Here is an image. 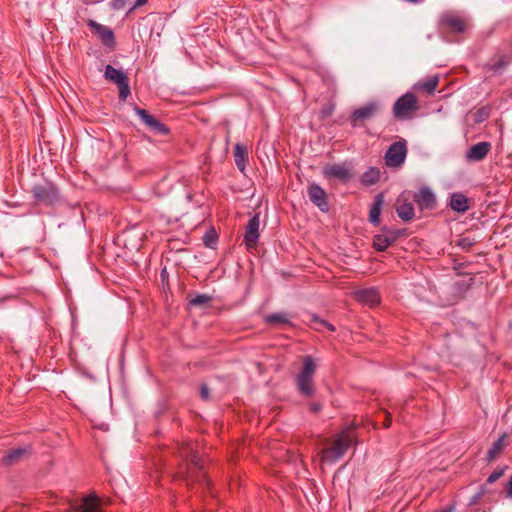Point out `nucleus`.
<instances>
[{
    "mask_svg": "<svg viewBox=\"0 0 512 512\" xmlns=\"http://www.w3.org/2000/svg\"><path fill=\"white\" fill-rule=\"evenodd\" d=\"M104 77L106 80H108L116 85L121 84V83L125 82L126 80H128V76L124 71L118 70L109 64L106 65V67H105Z\"/></svg>",
    "mask_w": 512,
    "mask_h": 512,
    "instance_id": "6ab92c4d",
    "label": "nucleus"
},
{
    "mask_svg": "<svg viewBox=\"0 0 512 512\" xmlns=\"http://www.w3.org/2000/svg\"><path fill=\"white\" fill-rule=\"evenodd\" d=\"M407 155V145L405 140L394 142L390 145L385 154V163L388 167H400Z\"/></svg>",
    "mask_w": 512,
    "mask_h": 512,
    "instance_id": "39448f33",
    "label": "nucleus"
},
{
    "mask_svg": "<svg viewBox=\"0 0 512 512\" xmlns=\"http://www.w3.org/2000/svg\"><path fill=\"white\" fill-rule=\"evenodd\" d=\"M247 149L241 144H236L234 147V160L235 164L241 172H244L247 162Z\"/></svg>",
    "mask_w": 512,
    "mask_h": 512,
    "instance_id": "393cba45",
    "label": "nucleus"
},
{
    "mask_svg": "<svg viewBox=\"0 0 512 512\" xmlns=\"http://www.w3.org/2000/svg\"><path fill=\"white\" fill-rule=\"evenodd\" d=\"M180 455L186 460L188 467L187 471L179 475V477L187 481H206V475L202 471L201 460L192 442H186L181 445Z\"/></svg>",
    "mask_w": 512,
    "mask_h": 512,
    "instance_id": "f257e3e1",
    "label": "nucleus"
},
{
    "mask_svg": "<svg viewBox=\"0 0 512 512\" xmlns=\"http://www.w3.org/2000/svg\"><path fill=\"white\" fill-rule=\"evenodd\" d=\"M354 297L358 302L368 305L370 307L377 306L380 303L379 293L377 289L372 287L355 291Z\"/></svg>",
    "mask_w": 512,
    "mask_h": 512,
    "instance_id": "ddd939ff",
    "label": "nucleus"
},
{
    "mask_svg": "<svg viewBox=\"0 0 512 512\" xmlns=\"http://www.w3.org/2000/svg\"><path fill=\"white\" fill-rule=\"evenodd\" d=\"M148 2V0H136L134 5L130 8V10H134L137 7L143 6Z\"/></svg>",
    "mask_w": 512,
    "mask_h": 512,
    "instance_id": "ea45409f",
    "label": "nucleus"
},
{
    "mask_svg": "<svg viewBox=\"0 0 512 512\" xmlns=\"http://www.w3.org/2000/svg\"><path fill=\"white\" fill-rule=\"evenodd\" d=\"M414 200L421 210H431L436 205V198L428 187H422L415 195Z\"/></svg>",
    "mask_w": 512,
    "mask_h": 512,
    "instance_id": "f8f14e48",
    "label": "nucleus"
},
{
    "mask_svg": "<svg viewBox=\"0 0 512 512\" xmlns=\"http://www.w3.org/2000/svg\"><path fill=\"white\" fill-rule=\"evenodd\" d=\"M97 2H98V1H96V0H95V1H86V0L84 1V3H85V4H87V5H88V4H95V3H97Z\"/></svg>",
    "mask_w": 512,
    "mask_h": 512,
    "instance_id": "37998d69",
    "label": "nucleus"
},
{
    "mask_svg": "<svg viewBox=\"0 0 512 512\" xmlns=\"http://www.w3.org/2000/svg\"><path fill=\"white\" fill-rule=\"evenodd\" d=\"M417 110L418 103L415 95L407 92L394 103L393 115L400 120L410 119Z\"/></svg>",
    "mask_w": 512,
    "mask_h": 512,
    "instance_id": "20e7f679",
    "label": "nucleus"
},
{
    "mask_svg": "<svg viewBox=\"0 0 512 512\" xmlns=\"http://www.w3.org/2000/svg\"><path fill=\"white\" fill-rule=\"evenodd\" d=\"M27 454L28 449L26 448L12 449L3 457V463L5 465H14L20 462Z\"/></svg>",
    "mask_w": 512,
    "mask_h": 512,
    "instance_id": "b1692460",
    "label": "nucleus"
},
{
    "mask_svg": "<svg viewBox=\"0 0 512 512\" xmlns=\"http://www.w3.org/2000/svg\"><path fill=\"white\" fill-rule=\"evenodd\" d=\"M218 241V235L215 230H210L203 236V243L206 247L214 248Z\"/></svg>",
    "mask_w": 512,
    "mask_h": 512,
    "instance_id": "7c9ffc66",
    "label": "nucleus"
},
{
    "mask_svg": "<svg viewBox=\"0 0 512 512\" xmlns=\"http://www.w3.org/2000/svg\"><path fill=\"white\" fill-rule=\"evenodd\" d=\"M491 150L489 142H480L469 148L466 158L470 162H478L483 160Z\"/></svg>",
    "mask_w": 512,
    "mask_h": 512,
    "instance_id": "dca6fc26",
    "label": "nucleus"
},
{
    "mask_svg": "<svg viewBox=\"0 0 512 512\" xmlns=\"http://www.w3.org/2000/svg\"><path fill=\"white\" fill-rule=\"evenodd\" d=\"M379 111V104L377 102L367 103L351 114L349 121L353 127L362 125L365 121L372 119Z\"/></svg>",
    "mask_w": 512,
    "mask_h": 512,
    "instance_id": "0eeeda50",
    "label": "nucleus"
},
{
    "mask_svg": "<svg viewBox=\"0 0 512 512\" xmlns=\"http://www.w3.org/2000/svg\"><path fill=\"white\" fill-rule=\"evenodd\" d=\"M312 327L317 331H323L324 329H328L331 332L335 331V327L333 324L321 319L320 317L313 315L311 320Z\"/></svg>",
    "mask_w": 512,
    "mask_h": 512,
    "instance_id": "c85d7f7f",
    "label": "nucleus"
},
{
    "mask_svg": "<svg viewBox=\"0 0 512 512\" xmlns=\"http://www.w3.org/2000/svg\"><path fill=\"white\" fill-rule=\"evenodd\" d=\"M397 239L395 232L377 234L373 237V246L379 251H385Z\"/></svg>",
    "mask_w": 512,
    "mask_h": 512,
    "instance_id": "f3484780",
    "label": "nucleus"
},
{
    "mask_svg": "<svg viewBox=\"0 0 512 512\" xmlns=\"http://www.w3.org/2000/svg\"><path fill=\"white\" fill-rule=\"evenodd\" d=\"M504 474V468L496 469L494 470L489 477L487 478L488 484H493L496 482L500 477H502Z\"/></svg>",
    "mask_w": 512,
    "mask_h": 512,
    "instance_id": "72a5a7b5",
    "label": "nucleus"
},
{
    "mask_svg": "<svg viewBox=\"0 0 512 512\" xmlns=\"http://www.w3.org/2000/svg\"><path fill=\"white\" fill-rule=\"evenodd\" d=\"M87 26L90 30L101 40L103 45L112 48L115 45L114 32L108 26L97 23L92 19L86 21Z\"/></svg>",
    "mask_w": 512,
    "mask_h": 512,
    "instance_id": "6e6552de",
    "label": "nucleus"
},
{
    "mask_svg": "<svg viewBox=\"0 0 512 512\" xmlns=\"http://www.w3.org/2000/svg\"><path fill=\"white\" fill-rule=\"evenodd\" d=\"M128 0H112L111 7L114 10H122L125 8Z\"/></svg>",
    "mask_w": 512,
    "mask_h": 512,
    "instance_id": "f704fd0d",
    "label": "nucleus"
},
{
    "mask_svg": "<svg viewBox=\"0 0 512 512\" xmlns=\"http://www.w3.org/2000/svg\"><path fill=\"white\" fill-rule=\"evenodd\" d=\"M383 425L385 428H389L391 425V415L389 413H386V418L383 422Z\"/></svg>",
    "mask_w": 512,
    "mask_h": 512,
    "instance_id": "a19ab883",
    "label": "nucleus"
},
{
    "mask_svg": "<svg viewBox=\"0 0 512 512\" xmlns=\"http://www.w3.org/2000/svg\"><path fill=\"white\" fill-rule=\"evenodd\" d=\"M316 372V363L312 356L303 357V366L296 376V384L299 392L305 396H312L314 393L313 377Z\"/></svg>",
    "mask_w": 512,
    "mask_h": 512,
    "instance_id": "7ed1b4c3",
    "label": "nucleus"
},
{
    "mask_svg": "<svg viewBox=\"0 0 512 512\" xmlns=\"http://www.w3.org/2000/svg\"><path fill=\"white\" fill-rule=\"evenodd\" d=\"M508 63H509V61L506 56L497 55V56L493 57L492 59H490L485 64V68L488 71L497 73V72L501 71L503 68H505L508 65Z\"/></svg>",
    "mask_w": 512,
    "mask_h": 512,
    "instance_id": "a878e982",
    "label": "nucleus"
},
{
    "mask_svg": "<svg viewBox=\"0 0 512 512\" xmlns=\"http://www.w3.org/2000/svg\"><path fill=\"white\" fill-rule=\"evenodd\" d=\"M265 321L270 324H288L289 320L286 313H273L265 317Z\"/></svg>",
    "mask_w": 512,
    "mask_h": 512,
    "instance_id": "c756f323",
    "label": "nucleus"
},
{
    "mask_svg": "<svg viewBox=\"0 0 512 512\" xmlns=\"http://www.w3.org/2000/svg\"><path fill=\"white\" fill-rule=\"evenodd\" d=\"M439 84V76L434 75L415 84L414 88L427 94H433Z\"/></svg>",
    "mask_w": 512,
    "mask_h": 512,
    "instance_id": "aec40b11",
    "label": "nucleus"
},
{
    "mask_svg": "<svg viewBox=\"0 0 512 512\" xmlns=\"http://www.w3.org/2000/svg\"><path fill=\"white\" fill-rule=\"evenodd\" d=\"M450 207L456 212L463 213L469 209L468 198L462 193H453L450 199Z\"/></svg>",
    "mask_w": 512,
    "mask_h": 512,
    "instance_id": "412c9836",
    "label": "nucleus"
},
{
    "mask_svg": "<svg viewBox=\"0 0 512 512\" xmlns=\"http://www.w3.org/2000/svg\"><path fill=\"white\" fill-rule=\"evenodd\" d=\"M200 396L202 399H209V388L207 385H202L200 388Z\"/></svg>",
    "mask_w": 512,
    "mask_h": 512,
    "instance_id": "e433bc0d",
    "label": "nucleus"
},
{
    "mask_svg": "<svg viewBox=\"0 0 512 512\" xmlns=\"http://www.w3.org/2000/svg\"><path fill=\"white\" fill-rule=\"evenodd\" d=\"M505 491L508 498H512V475L510 476L507 484L505 485Z\"/></svg>",
    "mask_w": 512,
    "mask_h": 512,
    "instance_id": "4c0bfd02",
    "label": "nucleus"
},
{
    "mask_svg": "<svg viewBox=\"0 0 512 512\" xmlns=\"http://www.w3.org/2000/svg\"><path fill=\"white\" fill-rule=\"evenodd\" d=\"M333 109H334V106H333V105H328V106H326V107H323V108L321 109V115H322V117H324V118H325V117L330 116V115L332 114V112H333Z\"/></svg>",
    "mask_w": 512,
    "mask_h": 512,
    "instance_id": "c9c22d12",
    "label": "nucleus"
},
{
    "mask_svg": "<svg viewBox=\"0 0 512 512\" xmlns=\"http://www.w3.org/2000/svg\"><path fill=\"white\" fill-rule=\"evenodd\" d=\"M212 297L207 294H198L194 298L190 300V305L192 306H205L209 302H211Z\"/></svg>",
    "mask_w": 512,
    "mask_h": 512,
    "instance_id": "2f4dec72",
    "label": "nucleus"
},
{
    "mask_svg": "<svg viewBox=\"0 0 512 512\" xmlns=\"http://www.w3.org/2000/svg\"><path fill=\"white\" fill-rule=\"evenodd\" d=\"M134 111L141 121L155 134L166 135L169 133V128L149 114L147 110L136 106L134 107Z\"/></svg>",
    "mask_w": 512,
    "mask_h": 512,
    "instance_id": "9d476101",
    "label": "nucleus"
},
{
    "mask_svg": "<svg viewBox=\"0 0 512 512\" xmlns=\"http://www.w3.org/2000/svg\"><path fill=\"white\" fill-rule=\"evenodd\" d=\"M442 22L456 33H462L466 29L465 20L457 16H446L443 18Z\"/></svg>",
    "mask_w": 512,
    "mask_h": 512,
    "instance_id": "5701e85b",
    "label": "nucleus"
},
{
    "mask_svg": "<svg viewBox=\"0 0 512 512\" xmlns=\"http://www.w3.org/2000/svg\"><path fill=\"white\" fill-rule=\"evenodd\" d=\"M77 512H102L99 507L98 498L95 495H88L80 505L74 507Z\"/></svg>",
    "mask_w": 512,
    "mask_h": 512,
    "instance_id": "a211bd4d",
    "label": "nucleus"
},
{
    "mask_svg": "<svg viewBox=\"0 0 512 512\" xmlns=\"http://www.w3.org/2000/svg\"><path fill=\"white\" fill-rule=\"evenodd\" d=\"M307 194L310 201L317 206L322 212L329 210V203L327 200V193L318 184H310L307 188Z\"/></svg>",
    "mask_w": 512,
    "mask_h": 512,
    "instance_id": "9b49d317",
    "label": "nucleus"
},
{
    "mask_svg": "<svg viewBox=\"0 0 512 512\" xmlns=\"http://www.w3.org/2000/svg\"><path fill=\"white\" fill-rule=\"evenodd\" d=\"M505 438L506 434L501 435L498 440L492 445V447L489 449L487 453V460L492 461L494 460L504 449L505 447Z\"/></svg>",
    "mask_w": 512,
    "mask_h": 512,
    "instance_id": "cd10ccee",
    "label": "nucleus"
},
{
    "mask_svg": "<svg viewBox=\"0 0 512 512\" xmlns=\"http://www.w3.org/2000/svg\"><path fill=\"white\" fill-rule=\"evenodd\" d=\"M396 212L400 219L407 222L414 217V207L409 202V197L405 193L401 194L397 199Z\"/></svg>",
    "mask_w": 512,
    "mask_h": 512,
    "instance_id": "2eb2a0df",
    "label": "nucleus"
},
{
    "mask_svg": "<svg viewBox=\"0 0 512 512\" xmlns=\"http://www.w3.org/2000/svg\"><path fill=\"white\" fill-rule=\"evenodd\" d=\"M384 202V198L382 194L376 195L373 205L370 208L369 211V221L373 225H378L380 223V214H381V208Z\"/></svg>",
    "mask_w": 512,
    "mask_h": 512,
    "instance_id": "4be33fe9",
    "label": "nucleus"
},
{
    "mask_svg": "<svg viewBox=\"0 0 512 512\" xmlns=\"http://www.w3.org/2000/svg\"><path fill=\"white\" fill-rule=\"evenodd\" d=\"M487 117H488V112H486V111H484V110H481V111L479 112V119H478V121H480V120H482V119H484V118H487Z\"/></svg>",
    "mask_w": 512,
    "mask_h": 512,
    "instance_id": "79ce46f5",
    "label": "nucleus"
},
{
    "mask_svg": "<svg viewBox=\"0 0 512 512\" xmlns=\"http://www.w3.org/2000/svg\"><path fill=\"white\" fill-rule=\"evenodd\" d=\"M36 202L44 205H52L58 200V190L52 183L35 185L32 188Z\"/></svg>",
    "mask_w": 512,
    "mask_h": 512,
    "instance_id": "423d86ee",
    "label": "nucleus"
},
{
    "mask_svg": "<svg viewBox=\"0 0 512 512\" xmlns=\"http://www.w3.org/2000/svg\"><path fill=\"white\" fill-rule=\"evenodd\" d=\"M381 171L376 167H370L361 176V183L370 186L376 184L380 180Z\"/></svg>",
    "mask_w": 512,
    "mask_h": 512,
    "instance_id": "bb28decb",
    "label": "nucleus"
},
{
    "mask_svg": "<svg viewBox=\"0 0 512 512\" xmlns=\"http://www.w3.org/2000/svg\"><path fill=\"white\" fill-rule=\"evenodd\" d=\"M117 86L119 88V99L121 101H126L130 94L129 79L121 84H118Z\"/></svg>",
    "mask_w": 512,
    "mask_h": 512,
    "instance_id": "473e14b6",
    "label": "nucleus"
},
{
    "mask_svg": "<svg viewBox=\"0 0 512 512\" xmlns=\"http://www.w3.org/2000/svg\"><path fill=\"white\" fill-rule=\"evenodd\" d=\"M259 227H260V213H255L247 223L244 243L248 249H253L257 246L259 240Z\"/></svg>",
    "mask_w": 512,
    "mask_h": 512,
    "instance_id": "1a4fd4ad",
    "label": "nucleus"
},
{
    "mask_svg": "<svg viewBox=\"0 0 512 512\" xmlns=\"http://www.w3.org/2000/svg\"><path fill=\"white\" fill-rule=\"evenodd\" d=\"M309 409L313 413H318L322 409V405L320 403H312Z\"/></svg>",
    "mask_w": 512,
    "mask_h": 512,
    "instance_id": "58836bf2",
    "label": "nucleus"
},
{
    "mask_svg": "<svg viewBox=\"0 0 512 512\" xmlns=\"http://www.w3.org/2000/svg\"><path fill=\"white\" fill-rule=\"evenodd\" d=\"M353 439L354 434L352 430L346 429L341 431L335 437L331 446L322 450L321 460L329 463L338 461L351 446Z\"/></svg>",
    "mask_w": 512,
    "mask_h": 512,
    "instance_id": "f03ea898",
    "label": "nucleus"
},
{
    "mask_svg": "<svg viewBox=\"0 0 512 512\" xmlns=\"http://www.w3.org/2000/svg\"><path fill=\"white\" fill-rule=\"evenodd\" d=\"M326 178H334L341 181H347L351 178L350 170L344 164L327 165L323 169Z\"/></svg>",
    "mask_w": 512,
    "mask_h": 512,
    "instance_id": "4468645a",
    "label": "nucleus"
}]
</instances>
